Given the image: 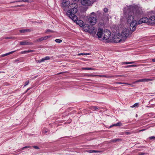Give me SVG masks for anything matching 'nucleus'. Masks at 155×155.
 Segmentation results:
<instances>
[{"label": "nucleus", "mask_w": 155, "mask_h": 155, "mask_svg": "<svg viewBox=\"0 0 155 155\" xmlns=\"http://www.w3.org/2000/svg\"><path fill=\"white\" fill-rule=\"evenodd\" d=\"M142 21H143L142 20V19L141 18L138 21V23H137V25L138 24H142V23H143V22H142Z\"/></svg>", "instance_id": "nucleus-28"}, {"label": "nucleus", "mask_w": 155, "mask_h": 155, "mask_svg": "<svg viewBox=\"0 0 155 155\" xmlns=\"http://www.w3.org/2000/svg\"><path fill=\"white\" fill-rule=\"evenodd\" d=\"M121 140L119 138L114 139L110 140V142L114 143L117 141H119Z\"/></svg>", "instance_id": "nucleus-16"}, {"label": "nucleus", "mask_w": 155, "mask_h": 155, "mask_svg": "<svg viewBox=\"0 0 155 155\" xmlns=\"http://www.w3.org/2000/svg\"><path fill=\"white\" fill-rule=\"evenodd\" d=\"M33 23H36V21H34L33 22Z\"/></svg>", "instance_id": "nucleus-50"}, {"label": "nucleus", "mask_w": 155, "mask_h": 155, "mask_svg": "<svg viewBox=\"0 0 155 155\" xmlns=\"http://www.w3.org/2000/svg\"><path fill=\"white\" fill-rule=\"evenodd\" d=\"M42 133L44 134H46L47 133V131L45 130V129L43 130L42 131Z\"/></svg>", "instance_id": "nucleus-36"}, {"label": "nucleus", "mask_w": 155, "mask_h": 155, "mask_svg": "<svg viewBox=\"0 0 155 155\" xmlns=\"http://www.w3.org/2000/svg\"><path fill=\"white\" fill-rule=\"evenodd\" d=\"M90 109L93 110H98L99 109V107H98L94 106H92L91 107Z\"/></svg>", "instance_id": "nucleus-20"}, {"label": "nucleus", "mask_w": 155, "mask_h": 155, "mask_svg": "<svg viewBox=\"0 0 155 155\" xmlns=\"http://www.w3.org/2000/svg\"><path fill=\"white\" fill-rule=\"evenodd\" d=\"M110 35L111 32L110 31L108 30H106L103 31L102 39L107 40V42H110L111 40V38H110Z\"/></svg>", "instance_id": "nucleus-4"}, {"label": "nucleus", "mask_w": 155, "mask_h": 155, "mask_svg": "<svg viewBox=\"0 0 155 155\" xmlns=\"http://www.w3.org/2000/svg\"><path fill=\"white\" fill-rule=\"evenodd\" d=\"M83 69L86 70H91L93 69L92 68H83Z\"/></svg>", "instance_id": "nucleus-32"}, {"label": "nucleus", "mask_w": 155, "mask_h": 155, "mask_svg": "<svg viewBox=\"0 0 155 155\" xmlns=\"http://www.w3.org/2000/svg\"><path fill=\"white\" fill-rule=\"evenodd\" d=\"M103 11L105 13H107L108 12V9L107 8H104Z\"/></svg>", "instance_id": "nucleus-30"}, {"label": "nucleus", "mask_w": 155, "mask_h": 155, "mask_svg": "<svg viewBox=\"0 0 155 155\" xmlns=\"http://www.w3.org/2000/svg\"><path fill=\"white\" fill-rule=\"evenodd\" d=\"M124 15L127 22H131L130 28L132 31H134L137 25V20L139 19L142 15V9L133 5L126 6L124 9Z\"/></svg>", "instance_id": "nucleus-1"}, {"label": "nucleus", "mask_w": 155, "mask_h": 155, "mask_svg": "<svg viewBox=\"0 0 155 155\" xmlns=\"http://www.w3.org/2000/svg\"><path fill=\"white\" fill-rule=\"evenodd\" d=\"M149 139L150 140L155 139V137L154 136H152L149 137Z\"/></svg>", "instance_id": "nucleus-34"}, {"label": "nucleus", "mask_w": 155, "mask_h": 155, "mask_svg": "<svg viewBox=\"0 0 155 155\" xmlns=\"http://www.w3.org/2000/svg\"><path fill=\"white\" fill-rule=\"evenodd\" d=\"M21 33H25L26 32H30V30L29 29H22L19 31Z\"/></svg>", "instance_id": "nucleus-19"}, {"label": "nucleus", "mask_w": 155, "mask_h": 155, "mask_svg": "<svg viewBox=\"0 0 155 155\" xmlns=\"http://www.w3.org/2000/svg\"><path fill=\"white\" fill-rule=\"evenodd\" d=\"M103 76L104 77H106V76H105V75L104 76Z\"/></svg>", "instance_id": "nucleus-51"}, {"label": "nucleus", "mask_w": 155, "mask_h": 155, "mask_svg": "<svg viewBox=\"0 0 155 155\" xmlns=\"http://www.w3.org/2000/svg\"><path fill=\"white\" fill-rule=\"evenodd\" d=\"M32 44V42L28 41H24L20 42V45H29Z\"/></svg>", "instance_id": "nucleus-10"}, {"label": "nucleus", "mask_w": 155, "mask_h": 155, "mask_svg": "<svg viewBox=\"0 0 155 155\" xmlns=\"http://www.w3.org/2000/svg\"><path fill=\"white\" fill-rule=\"evenodd\" d=\"M29 81L28 80L26 81L25 83V84L24 86V87H25L26 86L28 85L29 84Z\"/></svg>", "instance_id": "nucleus-29"}, {"label": "nucleus", "mask_w": 155, "mask_h": 155, "mask_svg": "<svg viewBox=\"0 0 155 155\" xmlns=\"http://www.w3.org/2000/svg\"><path fill=\"white\" fill-rule=\"evenodd\" d=\"M95 13L93 12L90 14L88 21L91 25H94L97 21V19Z\"/></svg>", "instance_id": "nucleus-3"}, {"label": "nucleus", "mask_w": 155, "mask_h": 155, "mask_svg": "<svg viewBox=\"0 0 155 155\" xmlns=\"http://www.w3.org/2000/svg\"><path fill=\"white\" fill-rule=\"evenodd\" d=\"M44 41L43 37H41L36 40V42H40Z\"/></svg>", "instance_id": "nucleus-22"}, {"label": "nucleus", "mask_w": 155, "mask_h": 155, "mask_svg": "<svg viewBox=\"0 0 155 155\" xmlns=\"http://www.w3.org/2000/svg\"><path fill=\"white\" fill-rule=\"evenodd\" d=\"M126 134H129V132H126Z\"/></svg>", "instance_id": "nucleus-49"}, {"label": "nucleus", "mask_w": 155, "mask_h": 155, "mask_svg": "<svg viewBox=\"0 0 155 155\" xmlns=\"http://www.w3.org/2000/svg\"><path fill=\"white\" fill-rule=\"evenodd\" d=\"M144 154V153H141L139 154V155H143Z\"/></svg>", "instance_id": "nucleus-47"}, {"label": "nucleus", "mask_w": 155, "mask_h": 155, "mask_svg": "<svg viewBox=\"0 0 155 155\" xmlns=\"http://www.w3.org/2000/svg\"><path fill=\"white\" fill-rule=\"evenodd\" d=\"M5 39H15V38L12 37H6L4 38Z\"/></svg>", "instance_id": "nucleus-31"}, {"label": "nucleus", "mask_w": 155, "mask_h": 155, "mask_svg": "<svg viewBox=\"0 0 155 155\" xmlns=\"http://www.w3.org/2000/svg\"><path fill=\"white\" fill-rule=\"evenodd\" d=\"M23 6V5H17L16 6H14L15 7H21V6Z\"/></svg>", "instance_id": "nucleus-40"}, {"label": "nucleus", "mask_w": 155, "mask_h": 155, "mask_svg": "<svg viewBox=\"0 0 155 155\" xmlns=\"http://www.w3.org/2000/svg\"><path fill=\"white\" fill-rule=\"evenodd\" d=\"M33 147L36 149H39L38 147L37 146H33Z\"/></svg>", "instance_id": "nucleus-39"}, {"label": "nucleus", "mask_w": 155, "mask_h": 155, "mask_svg": "<svg viewBox=\"0 0 155 155\" xmlns=\"http://www.w3.org/2000/svg\"><path fill=\"white\" fill-rule=\"evenodd\" d=\"M21 1V0H18V1H16L15 2H12V3H14V2H21L22 1Z\"/></svg>", "instance_id": "nucleus-43"}, {"label": "nucleus", "mask_w": 155, "mask_h": 155, "mask_svg": "<svg viewBox=\"0 0 155 155\" xmlns=\"http://www.w3.org/2000/svg\"><path fill=\"white\" fill-rule=\"evenodd\" d=\"M145 130V129H142V130H139V132H140L141 131H143Z\"/></svg>", "instance_id": "nucleus-45"}, {"label": "nucleus", "mask_w": 155, "mask_h": 155, "mask_svg": "<svg viewBox=\"0 0 155 155\" xmlns=\"http://www.w3.org/2000/svg\"><path fill=\"white\" fill-rule=\"evenodd\" d=\"M70 3V2L68 0H63L61 7L64 11H66L68 10V8Z\"/></svg>", "instance_id": "nucleus-7"}, {"label": "nucleus", "mask_w": 155, "mask_h": 155, "mask_svg": "<svg viewBox=\"0 0 155 155\" xmlns=\"http://www.w3.org/2000/svg\"><path fill=\"white\" fill-rule=\"evenodd\" d=\"M50 59V57L49 56H46L45 58H42L41 59L39 60L38 61V62L41 63L43 61H44L45 60H48Z\"/></svg>", "instance_id": "nucleus-13"}, {"label": "nucleus", "mask_w": 155, "mask_h": 155, "mask_svg": "<svg viewBox=\"0 0 155 155\" xmlns=\"http://www.w3.org/2000/svg\"><path fill=\"white\" fill-rule=\"evenodd\" d=\"M152 61L153 62H155V59H152Z\"/></svg>", "instance_id": "nucleus-46"}, {"label": "nucleus", "mask_w": 155, "mask_h": 155, "mask_svg": "<svg viewBox=\"0 0 155 155\" xmlns=\"http://www.w3.org/2000/svg\"><path fill=\"white\" fill-rule=\"evenodd\" d=\"M120 35L123 38V41H124L127 38L130 36L131 34L129 29L125 28L123 29Z\"/></svg>", "instance_id": "nucleus-5"}, {"label": "nucleus", "mask_w": 155, "mask_h": 155, "mask_svg": "<svg viewBox=\"0 0 155 155\" xmlns=\"http://www.w3.org/2000/svg\"><path fill=\"white\" fill-rule=\"evenodd\" d=\"M134 63V62H124L123 63V64H131Z\"/></svg>", "instance_id": "nucleus-24"}, {"label": "nucleus", "mask_w": 155, "mask_h": 155, "mask_svg": "<svg viewBox=\"0 0 155 155\" xmlns=\"http://www.w3.org/2000/svg\"><path fill=\"white\" fill-rule=\"evenodd\" d=\"M154 78H143L142 79H140L136 81L134 83V84L137 83L139 82H148L149 81H152L153 80H154Z\"/></svg>", "instance_id": "nucleus-8"}, {"label": "nucleus", "mask_w": 155, "mask_h": 155, "mask_svg": "<svg viewBox=\"0 0 155 155\" xmlns=\"http://www.w3.org/2000/svg\"><path fill=\"white\" fill-rule=\"evenodd\" d=\"M77 8L78 5L76 3H72L69 5L67 11V15L73 21H75L77 19V16L75 15L78 11Z\"/></svg>", "instance_id": "nucleus-2"}, {"label": "nucleus", "mask_w": 155, "mask_h": 155, "mask_svg": "<svg viewBox=\"0 0 155 155\" xmlns=\"http://www.w3.org/2000/svg\"><path fill=\"white\" fill-rule=\"evenodd\" d=\"M141 19H142V20L143 21H142L143 22V23H148V18H147V17H144L142 18Z\"/></svg>", "instance_id": "nucleus-17"}, {"label": "nucleus", "mask_w": 155, "mask_h": 155, "mask_svg": "<svg viewBox=\"0 0 155 155\" xmlns=\"http://www.w3.org/2000/svg\"><path fill=\"white\" fill-rule=\"evenodd\" d=\"M117 84H127L126 83L117 82Z\"/></svg>", "instance_id": "nucleus-38"}, {"label": "nucleus", "mask_w": 155, "mask_h": 155, "mask_svg": "<svg viewBox=\"0 0 155 155\" xmlns=\"http://www.w3.org/2000/svg\"><path fill=\"white\" fill-rule=\"evenodd\" d=\"M149 24H155V16H151L148 19V22Z\"/></svg>", "instance_id": "nucleus-9"}, {"label": "nucleus", "mask_w": 155, "mask_h": 155, "mask_svg": "<svg viewBox=\"0 0 155 155\" xmlns=\"http://www.w3.org/2000/svg\"><path fill=\"white\" fill-rule=\"evenodd\" d=\"M139 104L138 103H135L133 107H138V105Z\"/></svg>", "instance_id": "nucleus-35"}, {"label": "nucleus", "mask_w": 155, "mask_h": 155, "mask_svg": "<svg viewBox=\"0 0 155 155\" xmlns=\"http://www.w3.org/2000/svg\"><path fill=\"white\" fill-rule=\"evenodd\" d=\"M15 51H11V52H8V53H6V54H2V55H1L0 56L1 57H5V56H7V55H8L9 54H12Z\"/></svg>", "instance_id": "nucleus-14"}, {"label": "nucleus", "mask_w": 155, "mask_h": 155, "mask_svg": "<svg viewBox=\"0 0 155 155\" xmlns=\"http://www.w3.org/2000/svg\"><path fill=\"white\" fill-rule=\"evenodd\" d=\"M78 18L75 20L74 21H76V23L79 25L81 27H84V25L83 24V21L81 20H78Z\"/></svg>", "instance_id": "nucleus-12"}, {"label": "nucleus", "mask_w": 155, "mask_h": 155, "mask_svg": "<svg viewBox=\"0 0 155 155\" xmlns=\"http://www.w3.org/2000/svg\"><path fill=\"white\" fill-rule=\"evenodd\" d=\"M122 76V75H118L117 76V77H121Z\"/></svg>", "instance_id": "nucleus-48"}, {"label": "nucleus", "mask_w": 155, "mask_h": 155, "mask_svg": "<svg viewBox=\"0 0 155 155\" xmlns=\"http://www.w3.org/2000/svg\"><path fill=\"white\" fill-rule=\"evenodd\" d=\"M103 31L102 30H98V32L97 34V35L98 37V38H101L102 36H103Z\"/></svg>", "instance_id": "nucleus-11"}, {"label": "nucleus", "mask_w": 155, "mask_h": 155, "mask_svg": "<svg viewBox=\"0 0 155 155\" xmlns=\"http://www.w3.org/2000/svg\"><path fill=\"white\" fill-rule=\"evenodd\" d=\"M90 54L89 53H79L78 54V55H89Z\"/></svg>", "instance_id": "nucleus-26"}, {"label": "nucleus", "mask_w": 155, "mask_h": 155, "mask_svg": "<svg viewBox=\"0 0 155 155\" xmlns=\"http://www.w3.org/2000/svg\"><path fill=\"white\" fill-rule=\"evenodd\" d=\"M113 40L114 43H117L123 40V38L120 34H118L114 36Z\"/></svg>", "instance_id": "nucleus-6"}, {"label": "nucleus", "mask_w": 155, "mask_h": 155, "mask_svg": "<svg viewBox=\"0 0 155 155\" xmlns=\"http://www.w3.org/2000/svg\"><path fill=\"white\" fill-rule=\"evenodd\" d=\"M19 61V59H16V60H14V63H16L17 62H18V61Z\"/></svg>", "instance_id": "nucleus-37"}, {"label": "nucleus", "mask_w": 155, "mask_h": 155, "mask_svg": "<svg viewBox=\"0 0 155 155\" xmlns=\"http://www.w3.org/2000/svg\"><path fill=\"white\" fill-rule=\"evenodd\" d=\"M88 152L89 153H93L100 152H101V151H98V150H89L88 151Z\"/></svg>", "instance_id": "nucleus-21"}, {"label": "nucleus", "mask_w": 155, "mask_h": 155, "mask_svg": "<svg viewBox=\"0 0 155 155\" xmlns=\"http://www.w3.org/2000/svg\"><path fill=\"white\" fill-rule=\"evenodd\" d=\"M29 147H28V146H26V147H24L22 148L21 150H23L25 148H28Z\"/></svg>", "instance_id": "nucleus-42"}, {"label": "nucleus", "mask_w": 155, "mask_h": 155, "mask_svg": "<svg viewBox=\"0 0 155 155\" xmlns=\"http://www.w3.org/2000/svg\"><path fill=\"white\" fill-rule=\"evenodd\" d=\"M122 124L120 122H119L116 124H114L113 125H111L110 127H112L113 126H120Z\"/></svg>", "instance_id": "nucleus-15"}, {"label": "nucleus", "mask_w": 155, "mask_h": 155, "mask_svg": "<svg viewBox=\"0 0 155 155\" xmlns=\"http://www.w3.org/2000/svg\"><path fill=\"white\" fill-rule=\"evenodd\" d=\"M46 32H50L51 33L54 32V31L51 30H50V29H47L46 30Z\"/></svg>", "instance_id": "nucleus-33"}, {"label": "nucleus", "mask_w": 155, "mask_h": 155, "mask_svg": "<svg viewBox=\"0 0 155 155\" xmlns=\"http://www.w3.org/2000/svg\"><path fill=\"white\" fill-rule=\"evenodd\" d=\"M55 41L58 43H60L62 42V40L59 39H56L55 40Z\"/></svg>", "instance_id": "nucleus-27"}, {"label": "nucleus", "mask_w": 155, "mask_h": 155, "mask_svg": "<svg viewBox=\"0 0 155 155\" xmlns=\"http://www.w3.org/2000/svg\"><path fill=\"white\" fill-rule=\"evenodd\" d=\"M51 37L50 36H46L44 37H43V40H45L48 38H50Z\"/></svg>", "instance_id": "nucleus-25"}, {"label": "nucleus", "mask_w": 155, "mask_h": 155, "mask_svg": "<svg viewBox=\"0 0 155 155\" xmlns=\"http://www.w3.org/2000/svg\"><path fill=\"white\" fill-rule=\"evenodd\" d=\"M136 116L137 117V114H136Z\"/></svg>", "instance_id": "nucleus-52"}, {"label": "nucleus", "mask_w": 155, "mask_h": 155, "mask_svg": "<svg viewBox=\"0 0 155 155\" xmlns=\"http://www.w3.org/2000/svg\"><path fill=\"white\" fill-rule=\"evenodd\" d=\"M21 1L23 2H28V0H21Z\"/></svg>", "instance_id": "nucleus-41"}, {"label": "nucleus", "mask_w": 155, "mask_h": 155, "mask_svg": "<svg viewBox=\"0 0 155 155\" xmlns=\"http://www.w3.org/2000/svg\"><path fill=\"white\" fill-rule=\"evenodd\" d=\"M31 88L32 87H31L27 89L25 92H27L28 91H29L30 89H31Z\"/></svg>", "instance_id": "nucleus-44"}, {"label": "nucleus", "mask_w": 155, "mask_h": 155, "mask_svg": "<svg viewBox=\"0 0 155 155\" xmlns=\"http://www.w3.org/2000/svg\"><path fill=\"white\" fill-rule=\"evenodd\" d=\"M137 64H133L129 65H127L126 66V68H129L130 67H137Z\"/></svg>", "instance_id": "nucleus-23"}, {"label": "nucleus", "mask_w": 155, "mask_h": 155, "mask_svg": "<svg viewBox=\"0 0 155 155\" xmlns=\"http://www.w3.org/2000/svg\"><path fill=\"white\" fill-rule=\"evenodd\" d=\"M33 51H34L33 50H28L27 51H21V53L22 54H27V53H29L30 52H32Z\"/></svg>", "instance_id": "nucleus-18"}]
</instances>
